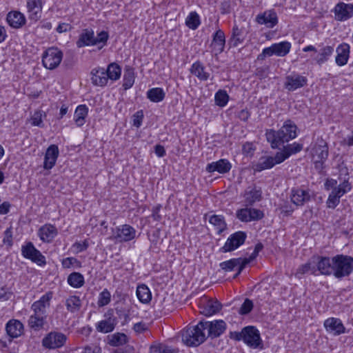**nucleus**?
Returning <instances> with one entry per match:
<instances>
[{
	"label": "nucleus",
	"instance_id": "nucleus-52",
	"mask_svg": "<svg viewBox=\"0 0 353 353\" xmlns=\"http://www.w3.org/2000/svg\"><path fill=\"white\" fill-rule=\"evenodd\" d=\"M228 99H229V96L227 94L226 91H225V90H219L215 94V96H214L215 103L220 107L225 106L228 103Z\"/></svg>",
	"mask_w": 353,
	"mask_h": 353
},
{
	"label": "nucleus",
	"instance_id": "nucleus-46",
	"mask_svg": "<svg viewBox=\"0 0 353 353\" xmlns=\"http://www.w3.org/2000/svg\"><path fill=\"white\" fill-rule=\"evenodd\" d=\"M68 284L74 288H79L84 284V277L79 272H72L68 277Z\"/></svg>",
	"mask_w": 353,
	"mask_h": 353
},
{
	"label": "nucleus",
	"instance_id": "nucleus-29",
	"mask_svg": "<svg viewBox=\"0 0 353 353\" xmlns=\"http://www.w3.org/2000/svg\"><path fill=\"white\" fill-rule=\"evenodd\" d=\"M41 240L43 242H51L58 234V230L52 224H45L38 231Z\"/></svg>",
	"mask_w": 353,
	"mask_h": 353
},
{
	"label": "nucleus",
	"instance_id": "nucleus-27",
	"mask_svg": "<svg viewBox=\"0 0 353 353\" xmlns=\"http://www.w3.org/2000/svg\"><path fill=\"white\" fill-rule=\"evenodd\" d=\"M91 81L93 85L100 87L106 85L108 77L103 68H96L91 71Z\"/></svg>",
	"mask_w": 353,
	"mask_h": 353
},
{
	"label": "nucleus",
	"instance_id": "nucleus-26",
	"mask_svg": "<svg viewBox=\"0 0 353 353\" xmlns=\"http://www.w3.org/2000/svg\"><path fill=\"white\" fill-rule=\"evenodd\" d=\"M201 314L210 316L217 313L221 305L218 301H214L212 299H205L200 303Z\"/></svg>",
	"mask_w": 353,
	"mask_h": 353
},
{
	"label": "nucleus",
	"instance_id": "nucleus-41",
	"mask_svg": "<svg viewBox=\"0 0 353 353\" xmlns=\"http://www.w3.org/2000/svg\"><path fill=\"white\" fill-rule=\"evenodd\" d=\"M274 165L275 162L273 161V157L264 156L259 159V161L254 165V170L261 172L263 170L270 169Z\"/></svg>",
	"mask_w": 353,
	"mask_h": 353
},
{
	"label": "nucleus",
	"instance_id": "nucleus-36",
	"mask_svg": "<svg viewBox=\"0 0 353 353\" xmlns=\"http://www.w3.org/2000/svg\"><path fill=\"white\" fill-rule=\"evenodd\" d=\"M82 305V301L79 296L76 295L70 296L65 300V306L67 310L70 313L78 312Z\"/></svg>",
	"mask_w": 353,
	"mask_h": 353
},
{
	"label": "nucleus",
	"instance_id": "nucleus-12",
	"mask_svg": "<svg viewBox=\"0 0 353 353\" xmlns=\"http://www.w3.org/2000/svg\"><path fill=\"white\" fill-rule=\"evenodd\" d=\"M52 299V292H48L43 294L38 301L34 302L31 305V310L37 316L47 317V310L50 305V301Z\"/></svg>",
	"mask_w": 353,
	"mask_h": 353
},
{
	"label": "nucleus",
	"instance_id": "nucleus-11",
	"mask_svg": "<svg viewBox=\"0 0 353 353\" xmlns=\"http://www.w3.org/2000/svg\"><path fill=\"white\" fill-rule=\"evenodd\" d=\"M248 263V259L236 258L223 261L219 264V266L225 272H232L236 270L237 272L233 276L235 279L241 273Z\"/></svg>",
	"mask_w": 353,
	"mask_h": 353
},
{
	"label": "nucleus",
	"instance_id": "nucleus-58",
	"mask_svg": "<svg viewBox=\"0 0 353 353\" xmlns=\"http://www.w3.org/2000/svg\"><path fill=\"white\" fill-rule=\"evenodd\" d=\"M43 112L41 111H36L31 117L32 125L34 126H42Z\"/></svg>",
	"mask_w": 353,
	"mask_h": 353
},
{
	"label": "nucleus",
	"instance_id": "nucleus-32",
	"mask_svg": "<svg viewBox=\"0 0 353 353\" xmlns=\"http://www.w3.org/2000/svg\"><path fill=\"white\" fill-rule=\"evenodd\" d=\"M225 37L223 31L218 30L215 32L213 35V39L212 42V47L216 54L221 53L225 47Z\"/></svg>",
	"mask_w": 353,
	"mask_h": 353
},
{
	"label": "nucleus",
	"instance_id": "nucleus-23",
	"mask_svg": "<svg viewBox=\"0 0 353 353\" xmlns=\"http://www.w3.org/2000/svg\"><path fill=\"white\" fill-rule=\"evenodd\" d=\"M26 7L29 14V19L34 21L41 17L42 0H26Z\"/></svg>",
	"mask_w": 353,
	"mask_h": 353
},
{
	"label": "nucleus",
	"instance_id": "nucleus-54",
	"mask_svg": "<svg viewBox=\"0 0 353 353\" xmlns=\"http://www.w3.org/2000/svg\"><path fill=\"white\" fill-rule=\"evenodd\" d=\"M111 300V294L107 289H104L99 296L97 304L99 307L107 305Z\"/></svg>",
	"mask_w": 353,
	"mask_h": 353
},
{
	"label": "nucleus",
	"instance_id": "nucleus-5",
	"mask_svg": "<svg viewBox=\"0 0 353 353\" xmlns=\"http://www.w3.org/2000/svg\"><path fill=\"white\" fill-rule=\"evenodd\" d=\"M63 52L57 48H48L42 56V63L48 70L57 68L63 59Z\"/></svg>",
	"mask_w": 353,
	"mask_h": 353
},
{
	"label": "nucleus",
	"instance_id": "nucleus-20",
	"mask_svg": "<svg viewBox=\"0 0 353 353\" xmlns=\"http://www.w3.org/2000/svg\"><path fill=\"white\" fill-rule=\"evenodd\" d=\"M316 261V272L319 271L323 275L333 274L332 257L314 256Z\"/></svg>",
	"mask_w": 353,
	"mask_h": 353
},
{
	"label": "nucleus",
	"instance_id": "nucleus-19",
	"mask_svg": "<svg viewBox=\"0 0 353 353\" xmlns=\"http://www.w3.org/2000/svg\"><path fill=\"white\" fill-rule=\"evenodd\" d=\"M335 19L337 21H346L353 14V5L343 2L337 3L334 9Z\"/></svg>",
	"mask_w": 353,
	"mask_h": 353
},
{
	"label": "nucleus",
	"instance_id": "nucleus-21",
	"mask_svg": "<svg viewBox=\"0 0 353 353\" xmlns=\"http://www.w3.org/2000/svg\"><path fill=\"white\" fill-rule=\"evenodd\" d=\"M290 199L296 206H302L311 199L309 190L300 188H293L291 190Z\"/></svg>",
	"mask_w": 353,
	"mask_h": 353
},
{
	"label": "nucleus",
	"instance_id": "nucleus-47",
	"mask_svg": "<svg viewBox=\"0 0 353 353\" xmlns=\"http://www.w3.org/2000/svg\"><path fill=\"white\" fill-rule=\"evenodd\" d=\"M134 72L132 68L125 69L123 79V87L124 90L130 89L134 83Z\"/></svg>",
	"mask_w": 353,
	"mask_h": 353
},
{
	"label": "nucleus",
	"instance_id": "nucleus-24",
	"mask_svg": "<svg viewBox=\"0 0 353 353\" xmlns=\"http://www.w3.org/2000/svg\"><path fill=\"white\" fill-rule=\"evenodd\" d=\"M231 168L232 165L228 159H221L217 161L208 163L205 170L210 173L217 172L220 174H225L230 170Z\"/></svg>",
	"mask_w": 353,
	"mask_h": 353
},
{
	"label": "nucleus",
	"instance_id": "nucleus-59",
	"mask_svg": "<svg viewBox=\"0 0 353 353\" xmlns=\"http://www.w3.org/2000/svg\"><path fill=\"white\" fill-rule=\"evenodd\" d=\"M249 209L250 214V221H258L263 218L264 214L263 211L252 208H249Z\"/></svg>",
	"mask_w": 353,
	"mask_h": 353
},
{
	"label": "nucleus",
	"instance_id": "nucleus-39",
	"mask_svg": "<svg viewBox=\"0 0 353 353\" xmlns=\"http://www.w3.org/2000/svg\"><path fill=\"white\" fill-rule=\"evenodd\" d=\"M137 296L140 302L148 303L152 299V294L148 287L145 284L139 285L136 291Z\"/></svg>",
	"mask_w": 353,
	"mask_h": 353
},
{
	"label": "nucleus",
	"instance_id": "nucleus-50",
	"mask_svg": "<svg viewBox=\"0 0 353 353\" xmlns=\"http://www.w3.org/2000/svg\"><path fill=\"white\" fill-rule=\"evenodd\" d=\"M186 26L192 30L196 29L200 25L199 16L196 12H192L185 19Z\"/></svg>",
	"mask_w": 353,
	"mask_h": 353
},
{
	"label": "nucleus",
	"instance_id": "nucleus-38",
	"mask_svg": "<svg viewBox=\"0 0 353 353\" xmlns=\"http://www.w3.org/2000/svg\"><path fill=\"white\" fill-rule=\"evenodd\" d=\"M47 317L43 316H37L36 314H32L28 319L29 327L34 331H39L43 328L44 325L46 323Z\"/></svg>",
	"mask_w": 353,
	"mask_h": 353
},
{
	"label": "nucleus",
	"instance_id": "nucleus-1",
	"mask_svg": "<svg viewBox=\"0 0 353 353\" xmlns=\"http://www.w3.org/2000/svg\"><path fill=\"white\" fill-rule=\"evenodd\" d=\"M296 130V124L291 120H287L279 130H268L265 136L271 147L277 148L279 145L295 139L297 136Z\"/></svg>",
	"mask_w": 353,
	"mask_h": 353
},
{
	"label": "nucleus",
	"instance_id": "nucleus-55",
	"mask_svg": "<svg viewBox=\"0 0 353 353\" xmlns=\"http://www.w3.org/2000/svg\"><path fill=\"white\" fill-rule=\"evenodd\" d=\"M253 302L249 299H245L241 307L239 308V313L241 315L249 314L253 309Z\"/></svg>",
	"mask_w": 353,
	"mask_h": 353
},
{
	"label": "nucleus",
	"instance_id": "nucleus-6",
	"mask_svg": "<svg viewBox=\"0 0 353 353\" xmlns=\"http://www.w3.org/2000/svg\"><path fill=\"white\" fill-rule=\"evenodd\" d=\"M66 340L65 334L59 332L52 331L43 338L41 343L43 347L46 349L54 350L63 347Z\"/></svg>",
	"mask_w": 353,
	"mask_h": 353
},
{
	"label": "nucleus",
	"instance_id": "nucleus-37",
	"mask_svg": "<svg viewBox=\"0 0 353 353\" xmlns=\"http://www.w3.org/2000/svg\"><path fill=\"white\" fill-rule=\"evenodd\" d=\"M190 72L201 81L208 79L210 74L205 70V67L200 61L194 63L190 68Z\"/></svg>",
	"mask_w": 353,
	"mask_h": 353
},
{
	"label": "nucleus",
	"instance_id": "nucleus-31",
	"mask_svg": "<svg viewBox=\"0 0 353 353\" xmlns=\"http://www.w3.org/2000/svg\"><path fill=\"white\" fill-rule=\"evenodd\" d=\"M261 189L256 186L248 187L243 194L246 205H252L255 202L259 201L261 199Z\"/></svg>",
	"mask_w": 353,
	"mask_h": 353
},
{
	"label": "nucleus",
	"instance_id": "nucleus-48",
	"mask_svg": "<svg viewBox=\"0 0 353 353\" xmlns=\"http://www.w3.org/2000/svg\"><path fill=\"white\" fill-rule=\"evenodd\" d=\"M334 52V48L332 46H325L323 47L319 54L316 57L315 60L319 65H321L323 63L326 62L329 57L332 55Z\"/></svg>",
	"mask_w": 353,
	"mask_h": 353
},
{
	"label": "nucleus",
	"instance_id": "nucleus-18",
	"mask_svg": "<svg viewBox=\"0 0 353 353\" xmlns=\"http://www.w3.org/2000/svg\"><path fill=\"white\" fill-rule=\"evenodd\" d=\"M23 325L17 319H11L6 325V331L10 337L9 342L11 343L13 339L18 338L23 334Z\"/></svg>",
	"mask_w": 353,
	"mask_h": 353
},
{
	"label": "nucleus",
	"instance_id": "nucleus-57",
	"mask_svg": "<svg viewBox=\"0 0 353 353\" xmlns=\"http://www.w3.org/2000/svg\"><path fill=\"white\" fill-rule=\"evenodd\" d=\"M340 203V198L333 192H331L326 201L327 207L334 209Z\"/></svg>",
	"mask_w": 353,
	"mask_h": 353
},
{
	"label": "nucleus",
	"instance_id": "nucleus-63",
	"mask_svg": "<svg viewBox=\"0 0 353 353\" xmlns=\"http://www.w3.org/2000/svg\"><path fill=\"white\" fill-rule=\"evenodd\" d=\"M231 1L230 0L223 1L221 3L220 10L223 14H228L231 12Z\"/></svg>",
	"mask_w": 353,
	"mask_h": 353
},
{
	"label": "nucleus",
	"instance_id": "nucleus-43",
	"mask_svg": "<svg viewBox=\"0 0 353 353\" xmlns=\"http://www.w3.org/2000/svg\"><path fill=\"white\" fill-rule=\"evenodd\" d=\"M108 344L110 346L119 347L128 342V337L123 333L117 332L108 336Z\"/></svg>",
	"mask_w": 353,
	"mask_h": 353
},
{
	"label": "nucleus",
	"instance_id": "nucleus-4",
	"mask_svg": "<svg viewBox=\"0 0 353 353\" xmlns=\"http://www.w3.org/2000/svg\"><path fill=\"white\" fill-rule=\"evenodd\" d=\"M333 275L341 279L348 276L353 272V257L345 254H336L332 257Z\"/></svg>",
	"mask_w": 353,
	"mask_h": 353
},
{
	"label": "nucleus",
	"instance_id": "nucleus-60",
	"mask_svg": "<svg viewBox=\"0 0 353 353\" xmlns=\"http://www.w3.org/2000/svg\"><path fill=\"white\" fill-rule=\"evenodd\" d=\"M285 150L283 149L282 151L276 152L275 156L273 157V161L275 162L276 164H279L283 162L285 159H288Z\"/></svg>",
	"mask_w": 353,
	"mask_h": 353
},
{
	"label": "nucleus",
	"instance_id": "nucleus-51",
	"mask_svg": "<svg viewBox=\"0 0 353 353\" xmlns=\"http://www.w3.org/2000/svg\"><path fill=\"white\" fill-rule=\"evenodd\" d=\"M352 190V185L348 182L347 180H345L343 183L339 184L335 188H334L332 192H333L336 195H337L339 198L343 196L347 192H350Z\"/></svg>",
	"mask_w": 353,
	"mask_h": 353
},
{
	"label": "nucleus",
	"instance_id": "nucleus-42",
	"mask_svg": "<svg viewBox=\"0 0 353 353\" xmlns=\"http://www.w3.org/2000/svg\"><path fill=\"white\" fill-rule=\"evenodd\" d=\"M147 97L154 103H159L162 101L165 97V93L161 88H153L148 90Z\"/></svg>",
	"mask_w": 353,
	"mask_h": 353
},
{
	"label": "nucleus",
	"instance_id": "nucleus-30",
	"mask_svg": "<svg viewBox=\"0 0 353 353\" xmlns=\"http://www.w3.org/2000/svg\"><path fill=\"white\" fill-rule=\"evenodd\" d=\"M6 20L8 24L14 28H20L26 22L23 14L19 11H11L7 14Z\"/></svg>",
	"mask_w": 353,
	"mask_h": 353
},
{
	"label": "nucleus",
	"instance_id": "nucleus-33",
	"mask_svg": "<svg viewBox=\"0 0 353 353\" xmlns=\"http://www.w3.org/2000/svg\"><path fill=\"white\" fill-rule=\"evenodd\" d=\"M336 63L339 66L345 65L349 59L350 46L347 43L340 44L336 48Z\"/></svg>",
	"mask_w": 353,
	"mask_h": 353
},
{
	"label": "nucleus",
	"instance_id": "nucleus-28",
	"mask_svg": "<svg viewBox=\"0 0 353 353\" xmlns=\"http://www.w3.org/2000/svg\"><path fill=\"white\" fill-rule=\"evenodd\" d=\"M59 156V148L56 145H50L46 152L43 168L50 170L54 167Z\"/></svg>",
	"mask_w": 353,
	"mask_h": 353
},
{
	"label": "nucleus",
	"instance_id": "nucleus-8",
	"mask_svg": "<svg viewBox=\"0 0 353 353\" xmlns=\"http://www.w3.org/2000/svg\"><path fill=\"white\" fill-rule=\"evenodd\" d=\"M291 49V43L288 41H282L274 43L268 48L263 50L262 53L259 56V59H264L266 57L276 55L278 57H284L287 55Z\"/></svg>",
	"mask_w": 353,
	"mask_h": 353
},
{
	"label": "nucleus",
	"instance_id": "nucleus-45",
	"mask_svg": "<svg viewBox=\"0 0 353 353\" xmlns=\"http://www.w3.org/2000/svg\"><path fill=\"white\" fill-rule=\"evenodd\" d=\"M149 353H179V351L163 343H155L150 346Z\"/></svg>",
	"mask_w": 353,
	"mask_h": 353
},
{
	"label": "nucleus",
	"instance_id": "nucleus-9",
	"mask_svg": "<svg viewBox=\"0 0 353 353\" xmlns=\"http://www.w3.org/2000/svg\"><path fill=\"white\" fill-rule=\"evenodd\" d=\"M21 254L24 258L31 260L38 265L43 266L46 264V257L32 242H28L21 247Z\"/></svg>",
	"mask_w": 353,
	"mask_h": 353
},
{
	"label": "nucleus",
	"instance_id": "nucleus-3",
	"mask_svg": "<svg viewBox=\"0 0 353 353\" xmlns=\"http://www.w3.org/2000/svg\"><path fill=\"white\" fill-rule=\"evenodd\" d=\"M183 343L187 346H198L203 343L207 336L204 331L203 321L195 326L188 327L181 332Z\"/></svg>",
	"mask_w": 353,
	"mask_h": 353
},
{
	"label": "nucleus",
	"instance_id": "nucleus-13",
	"mask_svg": "<svg viewBox=\"0 0 353 353\" xmlns=\"http://www.w3.org/2000/svg\"><path fill=\"white\" fill-rule=\"evenodd\" d=\"M204 331L208 330L206 336L215 339L220 336L226 330L227 325L223 320H215L212 321H203Z\"/></svg>",
	"mask_w": 353,
	"mask_h": 353
},
{
	"label": "nucleus",
	"instance_id": "nucleus-10",
	"mask_svg": "<svg viewBox=\"0 0 353 353\" xmlns=\"http://www.w3.org/2000/svg\"><path fill=\"white\" fill-rule=\"evenodd\" d=\"M246 238L245 232L242 231L236 232L228 238L224 245L221 248L220 251L223 253L234 251L245 243Z\"/></svg>",
	"mask_w": 353,
	"mask_h": 353
},
{
	"label": "nucleus",
	"instance_id": "nucleus-64",
	"mask_svg": "<svg viewBox=\"0 0 353 353\" xmlns=\"http://www.w3.org/2000/svg\"><path fill=\"white\" fill-rule=\"evenodd\" d=\"M134 350L132 346L126 345L120 347L112 352V353H134Z\"/></svg>",
	"mask_w": 353,
	"mask_h": 353
},
{
	"label": "nucleus",
	"instance_id": "nucleus-34",
	"mask_svg": "<svg viewBox=\"0 0 353 353\" xmlns=\"http://www.w3.org/2000/svg\"><path fill=\"white\" fill-rule=\"evenodd\" d=\"M117 319L114 316H109L106 319L100 321L96 325V330L99 332L109 333L114 330L117 325Z\"/></svg>",
	"mask_w": 353,
	"mask_h": 353
},
{
	"label": "nucleus",
	"instance_id": "nucleus-2",
	"mask_svg": "<svg viewBox=\"0 0 353 353\" xmlns=\"http://www.w3.org/2000/svg\"><path fill=\"white\" fill-rule=\"evenodd\" d=\"M108 37V32L101 31L95 37L92 29H84L79 34L76 44L78 48L97 46L98 48L101 50L106 45Z\"/></svg>",
	"mask_w": 353,
	"mask_h": 353
},
{
	"label": "nucleus",
	"instance_id": "nucleus-15",
	"mask_svg": "<svg viewBox=\"0 0 353 353\" xmlns=\"http://www.w3.org/2000/svg\"><path fill=\"white\" fill-rule=\"evenodd\" d=\"M307 79L298 73L293 72L285 77L284 87L288 91H294L307 84Z\"/></svg>",
	"mask_w": 353,
	"mask_h": 353
},
{
	"label": "nucleus",
	"instance_id": "nucleus-49",
	"mask_svg": "<svg viewBox=\"0 0 353 353\" xmlns=\"http://www.w3.org/2000/svg\"><path fill=\"white\" fill-rule=\"evenodd\" d=\"M209 222L216 227L219 233L222 232L226 228V223L221 215L211 216Z\"/></svg>",
	"mask_w": 353,
	"mask_h": 353
},
{
	"label": "nucleus",
	"instance_id": "nucleus-16",
	"mask_svg": "<svg viewBox=\"0 0 353 353\" xmlns=\"http://www.w3.org/2000/svg\"><path fill=\"white\" fill-rule=\"evenodd\" d=\"M256 21L268 28H274L278 23V17L274 10H268L256 17Z\"/></svg>",
	"mask_w": 353,
	"mask_h": 353
},
{
	"label": "nucleus",
	"instance_id": "nucleus-56",
	"mask_svg": "<svg viewBox=\"0 0 353 353\" xmlns=\"http://www.w3.org/2000/svg\"><path fill=\"white\" fill-rule=\"evenodd\" d=\"M236 217L243 222H250V214L249 208L238 210L236 213Z\"/></svg>",
	"mask_w": 353,
	"mask_h": 353
},
{
	"label": "nucleus",
	"instance_id": "nucleus-17",
	"mask_svg": "<svg viewBox=\"0 0 353 353\" xmlns=\"http://www.w3.org/2000/svg\"><path fill=\"white\" fill-rule=\"evenodd\" d=\"M323 325L326 331L334 336H339L346 332L345 327L340 319L328 318L324 321Z\"/></svg>",
	"mask_w": 353,
	"mask_h": 353
},
{
	"label": "nucleus",
	"instance_id": "nucleus-53",
	"mask_svg": "<svg viewBox=\"0 0 353 353\" xmlns=\"http://www.w3.org/2000/svg\"><path fill=\"white\" fill-rule=\"evenodd\" d=\"M287 157H290L291 155L295 154L303 150V144L294 142L292 144H288L283 147Z\"/></svg>",
	"mask_w": 353,
	"mask_h": 353
},
{
	"label": "nucleus",
	"instance_id": "nucleus-25",
	"mask_svg": "<svg viewBox=\"0 0 353 353\" xmlns=\"http://www.w3.org/2000/svg\"><path fill=\"white\" fill-rule=\"evenodd\" d=\"M314 155L317 157L318 160L315 161L316 167L323 166L324 161L328 157V147L324 140H321L313 149Z\"/></svg>",
	"mask_w": 353,
	"mask_h": 353
},
{
	"label": "nucleus",
	"instance_id": "nucleus-22",
	"mask_svg": "<svg viewBox=\"0 0 353 353\" xmlns=\"http://www.w3.org/2000/svg\"><path fill=\"white\" fill-rule=\"evenodd\" d=\"M247 32L245 28H239L236 23L232 29L231 37L228 41V45L230 48H236L239 44L243 43L245 39Z\"/></svg>",
	"mask_w": 353,
	"mask_h": 353
},
{
	"label": "nucleus",
	"instance_id": "nucleus-40",
	"mask_svg": "<svg viewBox=\"0 0 353 353\" xmlns=\"http://www.w3.org/2000/svg\"><path fill=\"white\" fill-rule=\"evenodd\" d=\"M310 272L312 274H316V261L314 257H312L306 263L300 265L296 272V276L303 275L305 273Z\"/></svg>",
	"mask_w": 353,
	"mask_h": 353
},
{
	"label": "nucleus",
	"instance_id": "nucleus-7",
	"mask_svg": "<svg viewBox=\"0 0 353 353\" xmlns=\"http://www.w3.org/2000/svg\"><path fill=\"white\" fill-rule=\"evenodd\" d=\"M111 240L120 243L130 241L135 238L136 230L130 225L124 224L112 230Z\"/></svg>",
	"mask_w": 353,
	"mask_h": 353
},
{
	"label": "nucleus",
	"instance_id": "nucleus-14",
	"mask_svg": "<svg viewBox=\"0 0 353 353\" xmlns=\"http://www.w3.org/2000/svg\"><path fill=\"white\" fill-rule=\"evenodd\" d=\"M243 342L248 346L257 348L262 343L259 330L254 326H247L243 328Z\"/></svg>",
	"mask_w": 353,
	"mask_h": 353
},
{
	"label": "nucleus",
	"instance_id": "nucleus-62",
	"mask_svg": "<svg viewBox=\"0 0 353 353\" xmlns=\"http://www.w3.org/2000/svg\"><path fill=\"white\" fill-rule=\"evenodd\" d=\"M3 242L4 244H7L9 246L12 245V232L11 228H8L4 232V237L3 239Z\"/></svg>",
	"mask_w": 353,
	"mask_h": 353
},
{
	"label": "nucleus",
	"instance_id": "nucleus-35",
	"mask_svg": "<svg viewBox=\"0 0 353 353\" xmlns=\"http://www.w3.org/2000/svg\"><path fill=\"white\" fill-rule=\"evenodd\" d=\"M88 114V108L85 105H79L75 110L74 120L78 127H81L85 122Z\"/></svg>",
	"mask_w": 353,
	"mask_h": 353
},
{
	"label": "nucleus",
	"instance_id": "nucleus-61",
	"mask_svg": "<svg viewBox=\"0 0 353 353\" xmlns=\"http://www.w3.org/2000/svg\"><path fill=\"white\" fill-rule=\"evenodd\" d=\"M89 246L88 240H84L83 242H76L73 244V247L76 249L77 252H81L87 250Z\"/></svg>",
	"mask_w": 353,
	"mask_h": 353
},
{
	"label": "nucleus",
	"instance_id": "nucleus-44",
	"mask_svg": "<svg viewBox=\"0 0 353 353\" xmlns=\"http://www.w3.org/2000/svg\"><path fill=\"white\" fill-rule=\"evenodd\" d=\"M107 77L112 81H117L121 77V68L116 63H111L105 69Z\"/></svg>",
	"mask_w": 353,
	"mask_h": 353
}]
</instances>
